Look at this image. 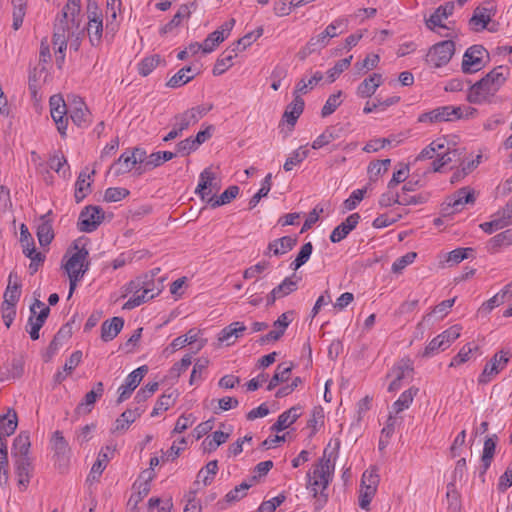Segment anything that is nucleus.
I'll return each instance as SVG.
<instances>
[{"label":"nucleus","instance_id":"obj_52","mask_svg":"<svg viewBox=\"0 0 512 512\" xmlns=\"http://www.w3.org/2000/svg\"><path fill=\"white\" fill-rule=\"evenodd\" d=\"M298 279H293V277H286L279 285H277L273 291L278 296V298H283L295 290H297Z\"/></svg>","mask_w":512,"mask_h":512},{"label":"nucleus","instance_id":"obj_28","mask_svg":"<svg viewBox=\"0 0 512 512\" xmlns=\"http://www.w3.org/2000/svg\"><path fill=\"white\" fill-rule=\"evenodd\" d=\"M497 435H492L484 441L483 453L481 457L482 471L480 475H484L489 469L496 450Z\"/></svg>","mask_w":512,"mask_h":512},{"label":"nucleus","instance_id":"obj_30","mask_svg":"<svg viewBox=\"0 0 512 512\" xmlns=\"http://www.w3.org/2000/svg\"><path fill=\"white\" fill-rule=\"evenodd\" d=\"M296 243L297 238L284 236L270 242L268 244V251L272 252L275 256L283 255L292 250Z\"/></svg>","mask_w":512,"mask_h":512},{"label":"nucleus","instance_id":"obj_43","mask_svg":"<svg viewBox=\"0 0 512 512\" xmlns=\"http://www.w3.org/2000/svg\"><path fill=\"white\" fill-rule=\"evenodd\" d=\"M176 156V153H173L171 151H158L151 153L148 156V159L146 161V168L147 169H153L160 165H162L164 162L169 161L173 159Z\"/></svg>","mask_w":512,"mask_h":512},{"label":"nucleus","instance_id":"obj_48","mask_svg":"<svg viewBox=\"0 0 512 512\" xmlns=\"http://www.w3.org/2000/svg\"><path fill=\"white\" fill-rule=\"evenodd\" d=\"M272 186V174L268 173L261 183L259 191L252 196L249 201V209H253L259 203L261 198L266 197L271 190Z\"/></svg>","mask_w":512,"mask_h":512},{"label":"nucleus","instance_id":"obj_45","mask_svg":"<svg viewBox=\"0 0 512 512\" xmlns=\"http://www.w3.org/2000/svg\"><path fill=\"white\" fill-rule=\"evenodd\" d=\"M445 148V139H437L426 146L416 157L417 161L432 159L439 151Z\"/></svg>","mask_w":512,"mask_h":512},{"label":"nucleus","instance_id":"obj_58","mask_svg":"<svg viewBox=\"0 0 512 512\" xmlns=\"http://www.w3.org/2000/svg\"><path fill=\"white\" fill-rule=\"evenodd\" d=\"M351 60L352 56L343 58L336 62V64L327 71L329 83L334 82L338 78V76L350 66Z\"/></svg>","mask_w":512,"mask_h":512},{"label":"nucleus","instance_id":"obj_18","mask_svg":"<svg viewBox=\"0 0 512 512\" xmlns=\"http://www.w3.org/2000/svg\"><path fill=\"white\" fill-rule=\"evenodd\" d=\"M293 311L282 313L273 323V330L260 337L258 342L261 345L269 342L278 341L285 333L287 327L292 322Z\"/></svg>","mask_w":512,"mask_h":512},{"label":"nucleus","instance_id":"obj_54","mask_svg":"<svg viewBox=\"0 0 512 512\" xmlns=\"http://www.w3.org/2000/svg\"><path fill=\"white\" fill-rule=\"evenodd\" d=\"M138 491L133 493L127 503L128 508L137 509V505L148 495L150 484L148 481L140 483L137 487Z\"/></svg>","mask_w":512,"mask_h":512},{"label":"nucleus","instance_id":"obj_49","mask_svg":"<svg viewBox=\"0 0 512 512\" xmlns=\"http://www.w3.org/2000/svg\"><path fill=\"white\" fill-rule=\"evenodd\" d=\"M133 293L132 297L124 304V309H133L141 304L153 299V294L143 293V289H134L130 291Z\"/></svg>","mask_w":512,"mask_h":512},{"label":"nucleus","instance_id":"obj_1","mask_svg":"<svg viewBox=\"0 0 512 512\" xmlns=\"http://www.w3.org/2000/svg\"><path fill=\"white\" fill-rule=\"evenodd\" d=\"M30 447L31 442L28 432H20L13 440L11 455L18 486L22 491L27 489L34 470L32 459L29 455Z\"/></svg>","mask_w":512,"mask_h":512},{"label":"nucleus","instance_id":"obj_3","mask_svg":"<svg viewBox=\"0 0 512 512\" xmlns=\"http://www.w3.org/2000/svg\"><path fill=\"white\" fill-rule=\"evenodd\" d=\"M89 251L85 246L79 247L77 242H74L62 260V268L69 278V295L70 298L75 291L78 282L83 278L85 273L89 270Z\"/></svg>","mask_w":512,"mask_h":512},{"label":"nucleus","instance_id":"obj_51","mask_svg":"<svg viewBox=\"0 0 512 512\" xmlns=\"http://www.w3.org/2000/svg\"><path fill=\"white\" fill-rule=\"evenodd\" d=\"M477 349H478L477 345L472 344V343H468V344L464 345L460 349V351L457 353V355H455L452 358L449 366L457 367V366L467 362L470 359V355L472 354V352Z\"/></svg>","mask_w":512,"mask_h":512},{"label":"nucleus","instance_id":"obj_62","mask_svg":"<svg viewBox=\"0 0 512 512\" xmlns=\"http://www.w3.org/2000/svg\"><path fill=\"white\" fill-rule=\"evenodd\" d=\"M416 257H417V254L415 252H408L405 255L399 257L392 264V268H391L392 272L396 273V274L401 273L405 269L406 266H408L409 264H412L414 262Z\"/></svg>","mask_w":512,"mask_h":512},{"label":"nucleus","instance_id":"obj_10","mask_svg":"<svg viewBox=\"0 0 512 512\" xmlns=\"http://www.w3.org/2000/svg\"><path fill=\"white\" fill-rule=\"evenodd\" d=\"M104 219V211L99 206H86L80 213L78 229L81 232L91 233L95 231Z\"/></svg>","mask_w":512,"mask_h":512},{"label":"nucleus","instance_id":"obj_42","mask_svg":"<svg viewBox=\"0 0 512 512\" xmlns=\"http://www.w3.org/2000/svg\"><path fill=\"white\" fill-rule=\"evenodd\" d=\"M217 471L218 461L212 460L208 462L207 465L198 472L196 483H199V481L201 480L205 486L211 484Z\"/></svg>","mask_w":512,"mask_h":512},{"label":"nucleus","instance_id":"obj_59","mask_svg":"<svg viewBox=\"0 0 512 512\" xmlns=\"http://www.w3.org/2000/svg\"><path fill=\"white\" fill-rule=\"evenodd\" d=\"M252 486V482H242L226 494L225 500L230 503L239 501L246 495V491Z\"/></svg>","mask_w":512,"mask_h":512},{"label":"nucleus","instance_id":"obj_13","mask_svg":"<svg viewBox=\"0 0 512 512\" xmlns=\"http://www.w3.org/2000/svg\"><path fill=\"white\" fill-rule=\"evenodd\" d=\"M476 201L475 191L466 186L458 189L447 198V208H444L446 214H453L464 209L466 204L473 205Z\"/></svg>","mask_w":512,"mask_h":512},{"label":"nucleus","instance_id":"obj_12","mask_svg":"<svg viewBox=\"0 0 512 512\" xmlns=\"http://www.w3.org/2000/svg\"><path fill=\"white\" fill-rule=\"evenodd\" d=\"M88 25H87V33L89 37V41L92 46L97 47L101 44L102 33H103V23H102V15L98 9V6L95 2L88 3Z\"/></svg>","mask_w":512,"mask_h":512},{"label":"nucleus","instance_id":"obj_55","mask_svg":"<svg viewBox=\"0 0 512 512\" xmlns=\"http://www.w3.org/2000/svg\"><path fill=\"white\" fill-rule=\"evenodd\" d=\"M313 251V245L311 242L305 243L300 251L298 252L295 260L291 263V267L294 270H298L302 265H304L310 258Z\"/></svg>","mask_w":512,"mask_h":512},{"label":"nucleus","instance_id":"obj_22","mask_svg":"<svg viewBox=\"0 0 512 512\" xmlns=\"http://www.w3.org/2000/svg\"><path fill=\"white\" fill-rule=\"evenodd\" d=\"M454 7V2H446L444 5L439 6L426 21V26L430 30H434L435 27L446 28L441 22L453 14Z\"/></svg>","mask_w":512,"mask_h":512},{"label":"nucleus","instance_id":"obj_46","mask_svg":"<svg viewBox=\"0 0 512 512\" xmlns=\"http://www.w3.org/2000/svg\"><path fill=\"white\" fill-rule=\"evenodd\" d=\"M413 368L409 362V360H401L397 364H395L387 377H393L396 381H402L407 375L411 374Z\"/></svg>","mask_w":512,"mask_h":512},{"label":"nucleus","instance_id":"obj_20","mask_svg":"<svg viewBox=\"0 0 512 512\" xmlns=\"http://www.w3.org/2000/svg\"><path fill=\"white\" fill-rule=\"evenodd\" d=\"M69 115L71 120L78 127L86 126L90 121V113L80 97L74 96L73 102L69 104Z\"/></svg>","mask_w":512,"mask_h":512},{"label":"nucleus","instance_id":"obj_34","mask_svg":"<svg viewBox=\"0 0 512 512\" xmlns=\"http://www.w3.org/2000/svg\"><path fill=\"white\" fill-rule=\"evenodd\" d=\"M196 74L197 73L191 66H185L169 79L167 86L171 88L181 87L191 81Z\"/></svg>","mask_w":512,"mask_h":512},{"label":"nucleus","instance_id":"obj_15","mask_svg":"<svg viewBox=\"0 0 512 512\" xmlns=\"http://www.w3.org/2000/svg\"><path fill=\"white\" fill-rule=\"evenodd\" d=\"M51 448L54 452L56 464L59 469L64 470L68 465L71 449L61 431L57 430L53 433Z\"/></svg>","mask_w":512,"mask_h":512},{"label":"nucleus","instance_id":"obj_56","mask_svg":"<svg viewBox=\"0 0 512 512\" xmlns=\"http://www.w3.org/2000/svg\"><path fill=\"white\" fill-rule=\"evenodd\" d=\"M341 96L342 91H338L328 97L321 110L322 117H327L336 111V109L341 105Z\"/></svg>","mask_w":512,"mask_h":512},{"label":"nucleus","instance_id":"obj_61","mask_svg":"<svg viewBox=\"0 0 512 512\" xmlns=\"http://www.w3.org/2000/svg\"><path fill=\"white\" fill-rule=\"evenodd\" d=\"M494 219L488 222H484L480 224V228L487 234H492L493 232L504 228L507 226V221L503 219L501 215H494Z\"/></svg>","mask_w":512,"mask_h":512},{"label":"nucleus","instance_id":"obj_7","mask_svg":"<svg viewBox=\"0 0 512 512\" xmlns=\"http://www.w3.org/2000/svg\"><path fill=\"white\" fill-rule=\"evenodd\" d=\"M455 53V43L444 40L434 44L426 54L425 61L434 68H440L449 63Z\"/></svg>","mask_w":512,"mask_h":512},{"label":"nucleus","instance_id":"obj_31","mask_svg":"<svg viewBox=\"0 0 512 512\" xmlns=\"http://www.w3.org/2000/svg\"><path fill=\"white\" fill-rule=\"evenodd\" d=\"M135 165L136 163L133 156L126 151L111 165L109 171L113 172L115 176H119L130 172Z\"/></svg>","mask_w":512,"mask_h":512},{"label":"nucleus","instance_id":"obj_25","mask_svg":"<svg viewBox=\"0 0 512 512\" xmlns=\"http://www.w3.org/2000/svg\"><path fill=\"white\" fill-rule=\"evenodd\" d=\"M300 408L291 407L278 416L277 421L272 425L271 430L280 432L292 425L300 417Z\"/></svg>","mask_w":512,"mask_h":512},{"label":"nucleus","instance_id":"obj_9","mask_svg":"<svg viewBox=\"0 0 512 512\" xmlns=\"http://www.w3.org/2000/svg\"><path fill=\"white\" fill-rule=\"evenodd\" d=\"M461 327L453 325L435 338H433L425 347L422 356L431 357L438 353V351L446 350L459 336Z\"/></svg>","mask_w":512,"mask_h":512},{"label":"nucleus","instance_id":"obj_38","mask_svg":"<svg viewBox=\"0 0 512 512\" xmlns=\"http://www.w3.org/2000/svg\"><path fill=\"white\" fill-rule=\"evenodd\" d=\"M418 392V388L410 387L405 390L399 398L392 405V412L395 414H399L405 409H408L411 403L413 402L414 397Z\"/></svg>","mask_w":512,"mask_h":512},{"label":"nucleus","instance_id":"obj_40","mask_svg":"<svg viewBox=\"0 0 512 512\" xmlns=\"http://www.w3.org/2000/svg\"><path fill=\"white\" fill-rule=\"evenodd\" d=\"M36 235L41 246L49 245L54 238L51 222L44 220V217H42V222L37 227Z\"/></svg>","mask_w":512,"mask_h":512},{"label":"nucleus","instance_id":"obj_47","mask_svg":"<svg viewBox=\"0 0 512 512\" xmlns=\"http://www.w3.org/2000/svg\"><path fill=\"white\" fill-rule=\"evenodd\" d=\"M21 285L17 282L12 284V274L9 276V283L4 292V304L16 305L21 295Z\"/></svg>","mask_w":512,"mask_h":512},{"label":"nucleus","instance_id":"obj_27","mask_svg":"<svg viewBox=\"0 0 512 512\" xmlns=\"http://www.w3.org/2000/svg\"><path fill=\"white\" fill-rule=\"evenodd\" d=\"M94 174V170L91 173H87L86 171L80 172L75 183L74 197L76 203H80L91 192V182L88 180L91 178V175Z\"/></svg>","mask_w":512,"mask_h":512},{"label":"nucleus","instance_id":"obj_4","mask_svg":"<svg viewBox=\"0 0 512 512\" xmlns=\"http://www.w3.org/2000/svg\"><path fill=\"white\" fill-rule=\"evenodd\" d=\"M215 180V174L211 169H204L199 176V183L195 190L203 201H207L211 208H217L219 206L230 203L239 194V187L236 185L229 186L219 197L215 198L212 194L213 190H218L216 184L213 183Z\"/></svg>","mask_w":512,"mask_h":512},{"label":"nucleus","instance_id":"obj_11","mask_svg":"<svg viewBox=\"0 0 512 512\" xmlns=\"http://www.w3.org/2000/svg\"><path fill=\"white\" fill-rule=\"evenodd\" d=\"M49 105L51 117L57 126V130L64 137L68 124L69 105L67 106L62 96L58 94L50 97Z\"/></svg>","mask_w":512,"mask_h":512},{"label":"nucleus","instance_id":"obj_6","mask_svg":"<svg viewBox=\"0 0 512 512\" xmlns=\"http://www.w3.org/2000/svg\"><path fill=\"white\" fill-rule=\"evenodd\" d=\"M488 61V51L482 45H473L465 51L461 69L465 74L476 73L483 69Z\"/></svg>","mask_w":512,"mask_h":512},{"label":"nucleus","instance_id":"obj_2","mask_svg":"<svg viewBox=\"0 0 512 512\" xmlns=\"http://www.w3.org/2000/svg\"><path fill=\"white\" fill-rule=\"evenodd\" d=\"M509 75V68L498 66L487 73L482 79L474 83L467 95V100L473 104L486 102L504 85Z\"/></svg>","mask_w":512,"mask_h":512},{"label":"nucleus","instance_id":"obj_5","mask_svg":"<svg viewBox=\"0 0 512 512\" xmlns=\"http://www.w3.org/2000/svg\"><path fill=\"white\" fill-rule=\"evenodd\" d=\"M333 471L334 463H332L330 458H325L324 456L320 459L319 463L314 466L312 474H307V488L311 489L314 497H317L318 489L321 488L320 495L321 497H324L325 502L327 501V495L324 494V491L332 480Z\"/></svg>","mask_w":512,"mask_h":512},{"label":"nucleus","instance_id":"obj_16","mask_svg":"<svg viewBox=\"0 0 512 512\" xmlns=\"http://www.w3.org/2000/svg\"><path fill=\"white\" fill-rule=\"evenodd\" d=\"M508 361V352L501 351L500 353H496L492 359L486 363L478 378V383L487 384L490 382L501 370L505 368Z\"/></svg>","mask_w":512,"mask_h":512},{"label":"nucleus","instance_id":"obj_57","mask_svg":"<svg viewBox=\"0 0 512 512\" xmlns=\"http://www.w3.org/2000/svg\"><path fill=\"white\" fill-rule=\"evenodd\" d=\"M161 58L159 55H153L150 57L144 58L138 64L139 74L142 76H148L160 63Z\"/></svg>","mask_w":512,"mask_h":512},{"label":"nucleus","instance_id":"obj_35","mask_svg":"<svg viewBox=\"0 0 512 512\" xmlns=\"http://www.w3.org/2000/svg\"><path fill=\"white\" fill-rule=\"evenodd\" d=\"M178 397V393L176 390H168L163 393L157 400L152 412L151 417H155L160 414V412L168 410L172 405H174L176 399Z\"/></svg>","mask_w":512,"mask_h":512},{"label":"nucleus","instance_id":"obj_39","mask_svg":"<svg viewBox=\"0 0 512 512\" xmlns=\"http://www.w3.org/2000/svg\"><path fill=\"white\" fill-rule=\"evenodd\" d=\"M235 57V49L224 51L213 67V74L219 76L225 73L233 65L232 61Z\"/></svg>","mask_w":512,"mask_h":512},{"label":"nucleus","instance_id":"obj_29","mask_svg":"<svg viewBox=\"0 0 512 512\" xmlns=\"http://www.w3.org/2000/svg\"><path fill=\"white\" fill-rule=\"evenodd\" d=\"M304 105V100L299 95H295L293 101L286 107L283 114V118L288 124L295 125L304 110Z\"/></svg>","mask_w":512,"mask_h":512},{"label":"nucleus","instance_id":"obj_41","mask_svg":"<svg viewBox=\"0 0 512 512\" xmlns=\"http://www.w3.org/2000/svg\"><path fill=\"white\" fill-rule=\"evenodd\" d=\"M309 154V150L306 146L299 147L286 159L283 168L286 172L291 171L295 166L299 165L304 161Z\"/></svg>","mask_w":512,"mask_h":512},{"label":"nucleus","instance_id":"obj_63","mask_svg":"<svg viewBox=\"0 0 512 512\" xmlns=\"http://www.w3.org/2000/svg\"><path fill=\"white\" fill-rule=\"evenodd\" d=\"M379 60V55L369 54L362 61L356 62L355 68L358 71V73H365L368 70L376 68L379 63Z\"/></svg>","mask_w":512,"mask_h":512},{"label":"nucleus","instance_id":"obj_32","mask_svg":"<svg viewBox=\"0 0 512 512\" xmlns=\"http://www.w3.org/2000/svg\"><path fill=\"white\" fill-rule=\"evenodd\" d=\"M18 425L17 413L14 409H8L6 414L0 415V435L9 437Z\"/></svg>","mask_w":512,"mask_h":512},{"label":"nucleus","instance_id":"obj_19","mask_svg":"<svg viewBox=\"0 0 512 512\" xmlns=\"http://www.w3.org/2000/svg\"><path fill=\"white\" fill-rule=\"evenodd\" d=\"M134 289H143V293L153 294L154 298L161 293L163 283L160 278L153 279V275L144 274L129 283L128 290L133 291Z\"/></svg>","mask_w":512,"mask_h":512},{"label":"nucleus","instance_id":"obj_21","mask_svg":"<svg viewBox=\"0 0 512 512\" xmlns=\"http://www.w3.org/2000/svg\"><path fill=\"white\" fill-rule=\"evenodd\" d=\"M383 83V77L379 73H373L365 78L357 87L356 94L360 98H369L375 94L377 88Z\"/></svg>","mask_w":512,"mask_h":512},{"label":"nucleus","instance_id":"obj_33","mask_svg":"<svg viewBox=\"0 0 512 512\" xmlns=\"http://www.w3.org/2000/svg\"><path fill=\"white\" fill-rule=\"evenodd\" d=\"M293 369V365L286 363H280L277 365L275 373L271 380L269 381L267 385V390L272 391L275 389L280 383L286 382L291 374V371Z\"/></svg>","mask_w":512,"mask_h":512},{"label":"nucleus","instance_id":"obj_17","mask_svg":"<svg viewBox=\"0 0 512 512\" xmlns=\"http://www.w3.org/2000/svg\"><path fill=\"white\" fill-rule=\"evenodd\" d=\"M148 372V367L146 365L140 366L137 369L133 370L125 379V383L121 385L118 389L119 396L117 399L118 403H122L127 400L132 392L138 387L145 374Z\"/></svg>","mask_w":512,"mask_h":512},{"label":"nucleus","instance_id":"obj_14","mask_svg":"<svg viewBox=\"0 0 512 512\" xmlns=\"http://www.w3.org/2000/svg\"><path fill=\"white\" fill-rule=\"evenodd\" d=\"M496 13V5L494 1H486L476 7L472 17L469 20L470 28L473 31H481L484 30L488 23L491 21V18Z\"/></svg>","mask_w":512,"mask_h":512},{"label":"nucleus","instance_id":"obj_53","mask_svg":"<svg viewBox=\"0 0 512 512\" xmlns=\"http://www.w3.org/2000/svg\"><path fill=\"white\" fill-rule=\"evenodd\" d=\"M13 5V28L18 30L25 16L26 11V0H12Z\"/></svg>","mask_w":512,"mask_h":512},{"label":"nucleus","instance_id":"obj_36","mask_svg":"<svg viewBox=\"0 0 512 512\" xmlns=\"http://www.w3.org/2000/svg\"><path fill=\"white\" fill-rule=\"evenodd\" d=\"M144 412V409L137 407L134 410L128 409L124 411L119 418L115 421V431H124L126 430L131 423H133L141 414Z\"/></svg>","mask_w":512,"mask_h":512},{"label":"nucleus","instance_id":"obj_44","mask_svg":"<svg viewBox=\"0 0 512 512\" xmlns=\"http://www.w3.org/2000/svg\"><path fill=\"white\" fill-rule=\"evenodd\" d=\"M339 137L336 127H327L312 143L313 149H320Z\"/></svg>","mask_w":512,"mask_h":512},{"label":"nucleus","instance_id":"obj_50","mask_svg":"<svg viewBox=\"0 0 512 512\" xmlns=\"http://www.w3.org/2000/svg\"><path fill=\"white\" fill-rule=\"evenodd\" d=\"M399 100H400L399 96H391L384 100L377 99V101L373 102L372 104H370V102H367L363 109V112L365 114H369V113L374 112L377 109L384 111L387 107L398 103Z\"/></svg>","mask_w":512,"mask_h":512},{"label":"nucleus","instance_id":"obj_23","mask_svg":"<svg viewBox=\"0 0 512 512\" xmlns=\"http://www.w3.org/2000/svg\"><path fill=\"white\" fill-rule=\"evenodd\" d=\"M104 385L102 382H97L93 389L87 392L82 402L77 406L76 411L78 413H88L92 410L95 402L98 398L103 395Z\"/></svg>","mask_w":512,"mask_h":512},{"label":"nucleus","instance_id":"obj_60","mask_svg":"<svg viewBox=\"0 0 512 512\" xmlns=\"http://www.w3.org/2000/svg\"><path fill=\"white\" fill-rule=\"evenodd\" d=\"M223 41V32L215 30L214 32L210 33L203 41V53L212 52Z\"/></svg>","mask_w":512,"mask_h":512},{"label":"nucleus","instance_id":"obj_24","mask_svg":"<svg viewBox=\"0 0 512 512\" xmlns=\"http://www.w3.org/2000/svg\"><path fill=\"white\" fill-rule=\"evenodd\" d=\"M124 320L121 317H113L101 325V339L105 342L113 340L122 330Z\"/></svg>","mask_w":512,"mask_h":512},{"label":"nucleus","instance_id":"obj_64","mask_svg":"<svg viewBox=\"0 0 512 512\" xmlns=\"http://www.w3.org/2000/svg\"><path fill=\"white\" fill-rule=\"evenodd\" d=\"M81 0H68L62 11V17L65 20L75 22V17L80 12Z\"/></svg>","mask_w":512,"mask_h":512},{"label":"nucleus","instance_id":"obj_26","mask_svg":"<svg viewBox=\"0 0 512 512\" xmlns=\"http://www.w3.org/2000/svg\"><path fill=\"white\" fill-rule=\"evenodd\" d=\"M49 313L50 308H46L44 311H40L38 315H30L28 318L26 330L32 340L39 339V331L44 325Z\"/></svg>","mask_w":512,"mask_h":512},{"label":"nucleus","instance_id":"obj_37","mask_svg":"<svg viewBox=\"0 0 512 512\" xmlns=\"http://www.w3.org/2000/svg\"><path fill=\"white\" fill-rule=\"evenodd\" d=\"M512 245V229H507L492 237L487 244L490 253H496L502 246Z\"/></svg>","mask_w":512,"mask_h":512},{"label":"nucleus","instance_id":"obj_8","mask_svg":"<svg viewBox=\"0 0 512 512\" xmlns=\"http://www.w3.org/2000/svg\"><path fill=\"white\" fill-rule=\"evenodd\" d=\"M463 110L462 106H441L429 112L419 115L418 122L420 123H439L445 121H455L462 119Z\"/></svg>","mask_w":512,"mask_h":512}]
</instances>
